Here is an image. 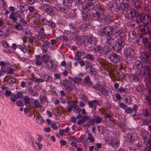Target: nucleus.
Returning <instances> with one entry per match:
<instances>
[{
	"label": "nucleus",
	"instance_id": "f257e3e1",
	"mask_svg": "<svg viewBox=\"0 0 151 151\" xmlns=\"http://www.w3.org/2000/svg\"><path fill=\"white\" fill-rule=\"evenodd\" d=\"M119 35L120 38L117 40L116 42L114 45H113L114 41L111 36L106 37L107 38V43L110 46H112V47L117 52H119L121 51L122 47L125 45L124 39L121 37L120 34H119Z\"/></svg>",
	"mask_w": 151,
	"mask_h": 151
},
{
	"label": "nucleus",
	"instance_id": "f03ea898",
	"mask_svg": "<svg viewBox=\"0 0 151 151\" xmlns=\"http://www.w3.org/2000/svg\"><path fill=\"white\" fill-rule=\"evenodd\" d=\"M98 62L99 64H100V66L101 67H100L101 70H102V68L104 69L107 70L110 77L116 79H117V78H119V73L116 71V70L111 68V66L107 62L104 61L103 60H99Z\"/></svg>",
	"mask_w": 151,
	"mask_h": 151
},
{
	"label": "nucleus",
	"instance_id": "7ed1b4c3",
	"mask_svg": "<svg viewBox=\"0 0 151 151\" xmlns=\"http://www.w3.org/2000/svg\"><path fill=\"white\" fill-rule=\"evenodd\" d=\"M136 21L138 24L141 22L145 24L150 25L151 24V16L148 14L138 13L136 16Z\"/></svg>",
	"mask_w": 151,
	"mask_h": 151
},
{
	"label": "nucleus",
	"instance_id": "20e7f679",
	"mask_svg": "<svg viewBox=\"0 0 151 151\" xmlns=\"http://www.w3.org/2000/svg\"><path fill=\"white\" fill-rule=\"evenodd\" d=\"M104 139L107 144L115 149H117L120 144L119 140L115 137L108 136L105 137Z\"/></svg>",
	"mask_w": 151,
	"mask_h": 151
},
{
	"label": "nucleus",
	"instance_id": "39448f33",
	"mask_svg": "<svg viewBox=\"0 0 151 151\" xmlns=\"http://www.w3.org/2000/svg\"><path fill=\"white\" fill-rule=\"evenodd\" d=\"M113 28L109 26L103 27L100 32V35L106 37L111 36L113 35Z\"/></svg>",
	"mask_w": 151,
	"mask_h": 151
},
{
	"label": "nucleus",
	"instance_id": "423d86ee",
	"mask_svg": "<svg viewBox=\"0 0 151 151\" xmlns=\"http://www.w3.org/2000/svg\"><path fill=\"white\" fill-rule=\"evenodd\" d=\"M61 84L63 86V89L67 91H72L74 85L70 81L67 80H63L61 81Z\"/></svg>",
	"mask_w": 151,
	"mask_h": 151
},
{
	"label": "nucleus",
	"instance_id": "0eeeda50",
	"mask_svg": "<svg viewBox=\"0 0 151 151\" xmlns=\"http://www.w3.org/2000/svg\"><path fill=\"white\" fill-rule=\"evenodd\" d=\"M109 58L112 62L117 63H120V59L119 56L114 53H111L109 55Z\"/></svg>",
	"mask_w": 151,
	"mask_h": 151
},
{
	"label": "nucleus",
	"instance_id": "6e6552de",
	"mask_svg": "<svg viewBox=\"0 0 151 151\" xmlns=\"http://www.w3.org/2000/svg\"><path fill=\"white\" fill-rule=\"evenodd\" d=\"M77 43L79 45L83 44L85 46H87L89 44V37L82 36L77 40Z\"/></svg>",
	"mask_w": 151,
	"mask_h": 151
},
{
	"label": "nucleus",
	"instance_id": "1a4fd4ad",
	"mask_svg": "<svg viewBox=\"0 0 151 151\" xmlns=\"http://www.w3.org/2000/svg\"><path fill=\"white\" fill-rule=\"evenodd\" d=\"M69 105L68 106L67 110L68 112H70L72 110L74 111L77 108V101H68Z\"/></svg>",
	"mask_w": 151,
	"mask_h": 151
},
{
	"label": "nucleus",
	"instance_id": "9d476101",
	"mask_svg": "<svg viewBox=\"0 0 151 151\" xmlns=\"http://www.w3.org/2000/svg\"><path fill=\"white\" fill-rule=\"evenodd\" d=\"M124 53L125 57L127 58H132L133 57L134 52L132 48L128 47L125 49Z\"/></svg>",
	"mask_w": 151,
	"mask_h": 151
},
{
	"label": "nucleus",
	"instance_id": "9b49d317",
	"mask_svg": "<svg viewBox=\"0 0 151 151\" xmlns=\"http://www.w3.org/2000/svg\"><path fill=\"white\" fill-rule=\"evenodd\" d=\"M139 28L142 34H150L151 33L150 29L144 25L141 24L139 26Z\"/></svg>",
	"mask_w": 151,
	"mask_h": 151
},
{
	"label": "nucleus",
	"instance_id": "f8f14e48",
	"mask_svg": "<svg viewBox=\"0 0 151 151\" xmlns=\"http://www.w3.org/2000/svg\"><path fill=\"white\" fill-rule=\"evenodd\" d=\"M125 15L126 18L132 19L135 16V12L133 9H130L127 10Z\"/></svg>",
	"mask_w": 151,
	"mask_h": 151
},
{
	"label": "nucleus",
	"instance_id": "ddd939ff",
	"mask_svg": "<svg viewBox=\"0 0 151 151\" xmlns=\"http://www.w3.org/2000/svg\"><path fill=\"white\" fill-rule=\"evenodd\" d=\"M103 18L104 20L106 19L107 17L103 13L99 14V13L96 12L93 14V19L95 20L99 21L102 20Z\"/></svg>",
	"mask_w": 151,
	"mask_h": 151
},
{
	"label": "nucleus",
	"instance_id": "4468645a",
	"mask_svg": "<svg viewBox=\"0 0 151 151\" xmlns=\"http://www.w3.org/2000/svg\"><path fill=\"white\" fill-rule=\"evenodd\" d=\"M45 37L44 35H39L36 37H35V42H38V41H41L43 42L44 44H45L48 46H49L50 45V43L45 40Z\"/></svg>",
	"mask_w": 151,
	"mask_h": 151
},
{
	"label": "nucleus",
	"instance_id": "2eb2a0df",
	"mask_svg": "<svg viewBox=\"0 0 151 151\" xmlns=\"http://www.w3.org/2000/svg\"><path fill=\"white\" fill-rule=\"evenodd\" d=\"M137 42L139 45H141L144 43V45L147 46L148 43V40L147 37H142L141 36L137 40Z\"/></svg>",
	"mask_w": 151,
	"mask_h": 151
},
{
	"label": "nucleus",
	"instance_id": "dca6fc26",
	"mask_svg": "<svg viewBox=\"0 0 151 151\" xmlns=\"http://www.w3.org/2000/svg\"><path fill=\"white\" fill-rule=\"evenodd\" d=\"M93 50L96 52L97 53H99L100 55H102L104 54L103 48L101 46H96L93 48Z\"/></svg>",
	"mask_w": 151,
	"mask_h": 151
},
{
	"label": "nucleus",
	"instance_id": "f3484780",
	"mask_svg": "<svg viewBox=\"0 0 151 151\" xmlns=\"http://www.w3.org/2000/svg\"><path fill=\"white\" fill-rule=\"evenodd\" d=\"M43 10L47 13H51L52 11V6L48 4H43Z\"/></svg>",
	"mask_w": 151,
	"mask_h": 151
},
{
	"label": "nucleus",
	"instance_id": "a211bd4d",
	"mask_svg": "<svg viewBox=\"0 0 151 151\" xmlns=\"http://www.w3.org/2000/svg\"><path fill=\"white\" fill-rule=\"evenodd\" d=\"M32 104L34 107L36 109L41 108L42 106V104L38 99H35L32 102Z\"/></svg>",
	"mask_w": 151,
	"mask_h": 151
},
{
	"label": "nucleus",
	"instance_id": "6ab92c4d",
	"mask_svg": "<svg viewBox=\"0 0 151 151\" xmlns=\"http://www.w3.org/2000/svg\"><path fill=\"white\" fill-rule=\"evenodd\" d=\"M84 52L82 50L78 51L76 52V55L74 58L75 60H78L81 59V57L84 54Z\"/></svg>",
	"mask_w": 151,
	"mask_h": 151
},
{
	"label": "nucleus",
	"instance_id": "aec40b11",
	"mask_svg": "<svg viewBox=\"0 0 151 151\" xmlns=\"http://www.w3.org/2000/svg\"><path fill=\"white\" fill-rule=\"evenodd\" d=\"M94 10L96 11H102L104 9V6L102 5H100L98 3H96L95 6L93 5Z\"/></svg>",
	"mask_w": 151,
	"mask_h": 151
},
{
	"label": "nucleus",
	"instance_id": "412c9836",
	"mask_svg": "<svg viewBox=\"0 0 151 151\" xmlns=\"http://www.w3.org/2000/svg\"><path fill=\"white\" fill-rule=\"evenodd\" d=\"M94 5V4L89 2L85 4L84 10L87 12L89 11L91 9L93 8Z\"/></svg>",
	"mask_w": 151,
	"mask_h": 151
},
{
	"label": "nucleus",
	"instance_id": "4be33fe9",
	"mask_svg": "<svg viewBox=\"0 0 151 151\" xmlns=\"http://www.w3.org/2000/svg\"><path fill=\"white\" fill-rule=\"evenodd\" d=\"M140 71L142 72L144 74H148L150 73V70L148 66H143L140 70Z\"/></svg>",
	"mask_w": 151,
	"mask_h": 151
},
{
	"label": "nucleus",
	"instance_id": "5701e85b",
	"mask_svg": "<svg viewBox=\"0 0 151 151\" xmlns=\"http://www.w3.org/2000/svg\"><path fill=\"white\" fill-rule=\"evenodd\" d=\"M134 139V137L129 134H127L124 137V139L127 142H133Z\"/></svg>",
	"mask_w": 151,
	"mask_h": 151
},
{
	"label": "nucleus",
	"instance_id": "b1692460",
	"mask_svg": "<svg viewBox=\"0 0 151 151\" xmlns=\"http://www.w3.org/2000/svg\"><path fill=\"white\" fill-rule=\"evenodd\" d=\"M105 84L104 82H99L95 86L99 91L104 88Z\"/></svg>",
	"mask_w": 151,
	"mask_h": 151
},
{
	"label": "nucleus",
	"instance_id": "393cba45",
	"mask_svg": "<svg viewBox=\"0 0 151 151\" xmlns=\"http://www.w3.org/2000/svg\"><path fill=\"white\" fill-rule=\"evenodd\" d=\"M89 106L91 108H93L95 109L96 108V106H98V102L97 100H93V101H90L88 102Z\"/></svg>",
	"mask_w": 151,
	"mask_h": 151
},
{
	"label": "nucleus",
	"instance_id": "a878e982",
	"mask_svg": "<svg viewBox=\"0 0 151 151\" xmlns=\"http://www.w3.org/2000/svg\"><path fill=\"white\" fill-rule=\"evenodd\" d=\"M129 9H130V8L128 4L124 3L121 4L120 7L119 8L120 10H122L124 11H127Z\"/></svg>",
	"mask_w": 151,
	"mask_h": 151
},
{
	"label": "nucleus",
	"instance_id": "bb28decb",
	"mask_svg": "<svg viewBox=\"0 0 151 151\" xmlns=\"http://www.w3.org/2000/svg\"><path fill=\"white\" fill-rule=\"evenodd\" d=\"M9 65V64L7 62H6L4 61H1L0 62V66H1V68L2 69H4L5 71L6 70V67H8Z\"/></svg>",
	"mask_w": 151,
	"mask_h": 151
},
{
	"label": "nucleus",
	"instance_id": "cd10ccee",
	"mask_svg": "<svg viewBox=\"0 0 151 151\" xmlns=\"http://www.w3.org/2000/svg\"><path fill=\"white\" fill-rule=\"evenodd\" d=\"M53 63L52 61L48 62L46 65L48 68H50L52 70H55L56 66L55 65L53 64Z\"/></svg>",
	"mask_w": 151,
	"mask_h": 151
},
{
	"label": "nucleus",
	"instance_id": "c85d7f7f",
	"mask_svg": "<svg viewBox=\"0 0 151 151\" xmlns=\"http://www.w3.org/2000/svg\"><path fill=\"white\" fill-rule=\"evenodd\" d=\"M14 26V28L18 30H20L23 29V24L17 22Z\"/></svg>",
	"mask_w": 151,
	"mask_h": 151
},
{
	"label": "nucleus",
	"instance_id": "c756f323",
	"mask_svg": "<svg viewBox=\"0 0 151 151\" xmlns=\"http://www.w3.org/2000/svg\"><path fill=\"white\" fill-rule=\"evenodd\" d=\"M84 83L88 86H91L92 85V83L89 77L86 76L84 79Z\"/></svg>",
	"mask_w": 151,
	"mask_h": 151
},
{
	"label": "nucleus",
	"instance_id": "7c9ffc66",
	"mask_svg": "<svg viewBox=\"0 0 151 151\" xmlns=\"http://www.w3.org/2000/svg\"><path fill=\"white\" fill-rule=\"evenodd\" d=\"M42 60L40 56H37L36 57V63L37 65H40L42 63Z\"/></svg>",
	"mask_w": 151,
	"mask_h": 151
},
{
	"label": "nucleus",
	"instance_id": "2f4dec72",
	"mask_svg": "<svg viewBox=\"0 0 151 151\" xmlns=\"http://www.w3.org/2000/svg\"><path fill=\"white\" fill-rule=\"evenodd\" d=\"M9 18L12 19V21L14 22H15L17 19V17L15 16V13L13 12H12L10 14Z\"/></svg>",
	"mask_w": 151,
	"mask_h": 151
},
{
	"label": "nucleus",
	"instance_id": "473e14b6",
	"mask_svg": "<svg viewBox=\"0 0 151 151\" xmlns=\"http://www.w3.org/2000/svg\"><path fill=\"white\" fill-rule=\"evenodd\" d=\"M127 88H124L122 87H120L118 89L117 91L120 93H124L125 94L127 93Z\"/></svg>",
	"mask_w": 151,
	"mask_h": 151
},
{
	"label": "nucleus",
	"instance_id": "72a5a7b5",
	"mask_svg": "<svg viewBox=\"0 0 151 151\" xmlns=\"http://www.w3.org/2000/svg\"><path fill=\"white\" fill-rule=\"evenodd\" d=\"M124 101H125V103L127 105L131 104L132 102L131 97L129 96H127L126 97Z\"/></svg>",
	"mask_w": 151,
	"mask_h": 151
},
{
	"label": "nucleus",
	"instance_id": "f704fd0d",
	"mask_svg": "<svg viewBox=\"0 0 151 151\" xmlns=\"http://www.w3.org/2000/svg\"><path fill=\"white\" fill-rule=\"evenodd\" d=\"M88 118V116H82L81 114H79L76 117V118L78 119H82L83 120L84 122Z\"/></svg>",
	"mask_w": 151,
	"mask_h": 151
},
{
	"label": "nucleus",
	"instance_id": "c9c22d12",
	"mask_svg": "<svg viewBox=\"0 0 151 151\" xmlns=\"http://www.w3.org/2000/svg\"><path fill=\"white\" fill-rule=\"evenodd\" d=\"M24 101L25 105H27L30 104V98L28 96H24L23 98Z\"/></svg>",
	"mask_w": 151,
	"mask_h": 151
},
{
	"label": "nucleus",
	"instance_id": "e433bc0d",
	"mask_svg": "<svg viewBox=\"0 0 151 151\" xmlns=\"http://www.w3.org/2000/svg\"><path fill=\"white\" fill-rule=\"evenodd\" d=\"M1 44L4 48H8L10 46L9 43L5 40H3L1 42Z\"/></svg>",
	"mask_w": 151,
	"mask_h": 151
},
{
	"label": "nucleus",
	"instance_id": "4c0bfd02",
	"mask_svg": "<svg viewBox=\"0 0 151 151\" xmlns=\"http://www.w3.org/2000/svg\"><path fill=\"white\" fill-rule=\"evenodd\" d=\"M29 93L32 96L35 97H37L38 96V94L34 90L32 89H29Z\"/></svg>",
	"mask_w": 151,
	"mask_h": 151
},
{
	"label": "nucleus",
	"instance_id": "58836bf2",
	"mask_svg": "<svg viewBox=\"0 0 151 151\" xmlns=\"http://www.w3.org/2000/svg\"><path fill=\"white\" fill-rule=\"evenodd\" d=\"M129 36L131 38L134 39L136 36V33L134 31H131L129 32Z\"/></svg>",
	"mask_w": 151,
	"mask_h": 151
},
{
	"label": "nucleus",
	"instance_id": "ea45409f",
	"mask_svg": "<svg viewBox=\"0 0 151 151\" xmlns=\"http://www.w3.org/2000/svg\"><path fill=\"white\" fill-rule=\"evenodd\" d=\"M102 118L98 116H96L94 118L95 123L97 124L100 123L102 121Z\"/></svg>",
	"mask_w": 151,
	"mask_h": 151
},
{
	"label": "nucleus",
	"instance_id": "a19ab883",
	"mask_svg": "<svg viewBox=\"0 0 151 151\" xmlns=\"http://www.w3.org/2000/svg\"><path fill=\"white\" fill-rule=\"evenodd\" d=\"M135 65L138 70H140L141 68L143 66L142 64L140 61L137 60L135 62Z\"/></svg>",
	"mask_w": 151,
	"mask_h": 151
},
{
	"label": "nucleus",
	"instance_id": "79ce46f5",
	"mask_svg": "<svg viewBox=\"0 0 151 151\" xmlns=\"http://www.w3.org/2000/svg\"><path fill=\"white\" fill-rule=\"evenodd\" d=\"M98 129L99 132L101 134L104 133L106 129L105 127H104L102 126H98Z\"/></svg>",
	"mask_w": 151,
	"mask_h": 151
},
{
	"label": "nucleus",
	"instance_id": "37998d69",
	"mask_svg": "<svg viewBox=\"0 0 151 151\" xmlns=\"http://www.w3.org/2000/svg\"><path fill=\"white\" fill-rule=\"evenodd\" d=\"M89 43L90 44L94 45L95 44L96 40L95 38L93 37H89Z\"/></svg>",
	"mask_w": 151,
	"mask_h": 151
},
{
	"label": "nucleus",
	"instance_id": "c03bdc74",
	"mask_svg": "<svg viewBox=\"0 0 151 151\" xmlns=\"http://www.w3.org/2000/svg\"><path fill=\"white\" fill-rule=\"evenodd\" d=\"M41 58L44 63H46L47 62H48L49 59V56L45 55H43L41 57Z\"/></svg>",
	"mask_w": 151,
	"mask_h": 151
},
{
	"label": "nucleus",
	"instance_id": "a18cd8bd",
	"mask_svg": "<svg viewBox=\"0 0 151 151\" xmlns=\"http://www.w3.org/2000/svg\"><path fill=\"white\" fill-rule=\"evenodd\" d=\"M53 113L56 116H60L61 114V111L58 109H54L53 111Z\"/></svg>",
	"mask_w": 151,
	"mask_h": 151
},
{
	"label": "nucleus",
	"instance_id": "49530a36",
	"mask_svg": "<svg viewBox=\"0 0 151 151\" xmlns=\"http://www.w3.org/2000/svg\"><path fill=\"white\" fill-rule=\"evenodd\" d=\"M119 127L124 132L126 131L127 129V127L123 124H121Z\"/></svg>",
	"mask_w": 151,
	"mask_h": 151
},
{
	"label": "nucleus",
	"instance_id": "de8ad7c7",
	"mask_svg": "<svg viewBox=\"0 0 151 151\" xmlns=\"http://www.w3.org/2000/svg\"><path fill=\"white\" fill-rule=\"evenodd\" d=\"M10 99L14 103L18 99V97L16 95L12 94L10 96Z\"/></svg>",
	"mask_w": 151,
	"mask_h": 151
},
{
	"label": "nucleus",
	"instance_id": "09e8293b",
	"mask_svg": "<svg viewBox=\"0 0 151 151\" xmlns=\"http://www.w3.org/2000/svg\"><path fill=\"white\" fill-rule=\"evenodd\" d=\"M39 99H40V102L42 104L45 103L47 100L46 97L45 96H43L42 97H39Z\"/></svg>",
	"mask_w": 151,
	"mask_h": 151
},
{
	"label": "nucleus",
	"instance_id": "8fccbe9b",
	"mask_svg": "<svg viewBox=\"0 0 151 151\" xmlns=\"http://www.w3.org/2000/svg\"><path fill=\"white\" fill-rule=\"evenodd\" d=\"M36 121L39 124H41L45 122L44 119L41 117H38L36 119Z\"/></svg>",
	"mask_w": 151,
	"mask_h": 151
},
{
	"label": "nucleus",
	"instance_id": "3c124183",
	"mask_svg": "<svg viewBox=\"0 0 151 151\" xmlns=\"http://www.w3.org/2000/svg\"><path fill=\"white\" fill-rule=\"evenodd\" d=\"M134 7L136 8H139L142 6V4L138 1L137 0L134 4Z\"/></svg>",
	"mask_w": 151,
	"mask_h": 151
},
{
	"label": "nucleus",
	"instance_id": "603ef678",
	"mask_svg": "<svg viewBox=\"0 0 151 151\" xmlns=\"http://www.w3.org/2000/svg\"><path fill=\"white\" fill-rule=\"evenodd\" d=\"M111 10L114 12H118L119 9V7L116 4H114V6Z\"/></svg>",
	"mask_w": 151,
	"mask_h": 151
},
{
	"label": "nucleus",
	"instance_id": "864d4df0",
	"mask_svg": "<svg viewBox=\"0 0 151 151\" xmlns=\"http://www.w3.org/2000/svg\"><path fill=\"white\" fill-rule=\"evenodd\" d=\"M54 9L58 11L61 12H63L64 10V9L58 6H56L54 7Z\"/></svg>",
	"mask_w": 151,
	"mask_h": 151
},
{
	"label": "nucleus",
	"instance_id": "5fc2aeb1",
	"mask_svg": "<svg viewBox=\"0 0 151 151\" xmlns=\"http://www.w3.org/2000/svg\"><path fill=\"white\" fill-rule=\"evenodd\" d=\"M16 79L15 78L11 77L8 79L7 82L9 83H14L16 82Z\"/></svg>",
	"mask_w": 151,
	"mask_h": 151
},
{
	"label": "nucleus",
	"instance_id": "6e6d98bb",
	"mask_svg": "<svg viewBox=\"0 0 151 151\" xmlns=\"http://www.w3.org/2000/svg\"><path fill=\"white\" fill-rule=\"evenodd\" d=\"M58 124L55 122H52L51 127L54 130H56L58 128Z\"/></svg>",
	"mask_w": 151,
	"mask_h": 151
},
{
	"label": "nucleus",
	"instance_id": "4d7b16f0",
	"mask_svg": "<svg viewBox=\"0 0 151 151\" xmlns=\"http://www.w3.org/2000/svg\"><path fill=\"white\" fill-rule=\"evenodd\" d=\"M12 94V93L9 91L6 90L4 92L5 96L6 97H8L11 96Z\"/></svg>",
	"mask_w": 151,
	"mask_h": 151
},
{
	"label": "nucleus",
	"instance_id": "13d9d810",
	"mask_svg": "<svg viewBox=\"0 0 151 151\" xmlns=\"http://www.w3.org/2000/svg\"><path fill=\"white\" fill-rule=\"evenodd\" d=\"M99 91H100L102 94L105 96H108L109 95V93L104 88Z\"/></svg>",
	"mask_w": 151,
	"mask_h": 151
},
{
	"label": "nucleus",
	"instance_id": "bf43d9fd",
	"mask_svg": "<svg viewBox=\"0 0 151 151\" xmlns=\"http://www.w3.org/2000/svg\"><path fill=\"white\" fill-rule=\"evenodd\" d=\"M70 0H63V4L65 6L70 5Z\"/></svg>",
	"mask_w": 151,
	"mask_h": 151
},
{
	"label": "nucleus",
	"instance_id": "052dcab7",
	"mask_svg": "<svg viewBox=\"0 0 151 151\" xmlns=\"http://www.w3.org/2000/svg\"><path fill=\"white\" fill-rule=\"evenodd\" d=\"M88 137L87 138V139L89 140L91 142H93L94 139L93 137V135L91 133H88Z\"/></svg>",
	"mask_w": 151,
	"mask_h": 151
},
{
	"label": "nucleus",
	"instance_id": "680f3d73",
	"mask_svg": "<svg viewBox=\"0 0 151 151\" xmlns=\"http://www.w3.org/2000/svg\"><path fill=\"white\" fill-rule=\"evenodd\" d=\"M79 27L83 31H85L86 29L87 25L85 24H83L80 26Z\"/></svg>",
	"mask_w": 151,
	"mask_h": 151
},
{
	"label": "nucleus",
	"instance_id": "e2e57ef3",
	"mask_svg": "<svg viewBox=\"0 0 151 151\" xmlns=\"http://www.w3.org/2000/svg\"><path fill=\"white\" fill-rule=\"evenodd\" d=\"M70 31L72 33H75L77 32H78V31L76 27L72 26L71 27V28H70Z\"/></svg>",
	"mask_w": 151,
	"mask_h": 151
},
{
	"label": "nucleus",
	"instance_id": "0e129e2a",
	"mask_svg": "<svg viewBox=\"0 0 151 151\" xmlns=\"http://www.w3.org/2000/svg\"><path fill=\"white\" fill-rule=\"evenodd\" d=\"M44 79L45 80V81L47 82L51 81L52 80L51 77L48 75H46L45 78H44Z\"/></svg>",
	"mask_w": 151,
	"mask_h": 151
},
{
	"label": "nucleus",
	"instance_id": "69168bd1",
	"mask_svg": "<svg viewBox=\"0 0 151 151\" xmlns=\"http://www.w3.org/2000/svg\"><path fill=\"white\" fill-rule=\"evenodd\" d=\"M125 112L127 114L131 113H133V110L129 107H127V108L125 110Z\"/></svg>",
	"mask_w": 151,
	"mask_h": 151
},
{
	"label": "nucleus",
	"instance_id": "338daca9",
	"mask_svg": "<svg viewBox=\"0 0 151 151\" xmlns=\"http://www.w3.org/2000/svg\"><path fill=\"white\" fill-rule=\"evenodd\" d=\"M86 58L91 60H93L94 59V57L91 55L89 54H88L86 55Z\"/></svg>",
	"mask_w": 151,
	"mask_h": 151
},
{
	"label": "nucleus",
	"instance_id": "774afa93",
	"mask_svg": "<svg viewBox=\"0 0 151 151\" xmlns=\"http://www.w3.org/2000/svg\"><path fill=\"white\" fill-rule=\"evenodd\" d=\"M47 24L49 26L52 27H54L55 25V24L52 21H49L47 22Z\"/></svg>",
	"mask_w": 151,
	"mask_h": 151
}]
</instances>
